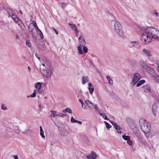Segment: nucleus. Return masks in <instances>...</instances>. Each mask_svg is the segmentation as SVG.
Returning a JSON list of instances; mask_svg holds the SVG:
<instances>
[{
    "label": "nucleus",
    "mask_w": 159,
    "mask_h": 159,
    "mask_svg": "<svg viewBox=\"0 0 159 159\" xmlns=\"http://www.w3.org/2000/svg\"><path fill=\"white\" fill-rule=\"evenodd\" d=\"M28 68L29 71H30L31 70V68L29 66L28 67Z\"/></svg>",
    "instance_id": "58"
},
{
    "label": "nucleus",
    "mask_w": 159,
    "mask_h": 159,
    "mask_svg": "<svg viewBox=\"0 0 159 159\" xmlns=\"http://www.w3.org/2000/svg\"><path fill=\"white\" fill-rule=\"evenodd\" d=\"M156 64L157 66V70L159 72V61L157 62Z\"/></svg>",
    "instance_id": "52"
},
{
    "label": "nucleus",
    "mask_w": 159,
    "mask_h": 159,
    "mask_svg": "<svg viewBox=\"0 0 159 159\" xmlns=\"http://www.w3.org/2000/svg\"><path fill=\"white\" fill-rule=\"evenodd\" d=\"M108 20L111 22L116 21V20L114 16L110 12L107 13Z\"/></svg>",
    "instance_id": "9"
},
{
    "label": "nucleus",
    "mask_w": 159,
    "mask_h": 159,
    "mask_svg": "<svg viewBox=\"0 0 159 159\" xmlns=\"http://www.w3.org/2000/svg\"><path fill=\"white\" fill-rule=\"evenodd\" d=\"M104 123L106 125L108 123L106 121H104Z\"/></svg>",
    "instance_id": "62"
},
{
    "label": "nucleus",
    "mask_w": 159,
    "mask_h": 159,
    "mask_svg": "<svg viewBox=\"0 0 159 159\" xmlns=\"http://www.w3.org/2000/svg\"><path fill=\"white\" fill-rule=\"evenodd\" d=\"M14 21L16 23H18L19 21V19L18 17L16 18L14 20Z\"/></svg>",
    "instance_id": "51"
},
{
    "label": "nucleus",
    "mask_w": 159,
    "mask_h": 159,
    "mask_svg": "<svg viewBox=\"0 0 159 159\" xmlns=\"http://www.w3.org/2000/svg\"><path fill=\"white\" fill-rule=\"evenodd\" d=\"M35 29L36 30L38 31H39V32H40L41 33V34H40V36L41 37V35H42V36L43 37V34H42V33L41 32V31L39 29V28H38V26H36V28H35Z\"/></svg>",
    "instance_id": "40"
},
{
    "label": "nucleus",
    "mask_w": 159,
    "mask_h": 159,
    "mask_svg": "<svg viewBox=\"0 0 159 159\" xmlns=\"http://www.w3.org/2000/svg\"><path fill=\"white\" fill-rule=\"evenodd\" d=\"M91 159H96L98 157L97 155L94 151H92L91 153Z\"/></svg>",
    "instance_id": "19"
},
{
    "label": "nucleus",
    "mask_w": 159,
    "mask_h": 159,
    "mask_svg": "<svg viewBox=\"0 0 159 159\" xmlns=\"http://www.w3.org/2000/svg\"><path fill=\"white\" fill-rule=\"evenodd\" d=\"M94 105L91 102L89 103V105L88 106V107L90 108V109H93V107L94 106Z\"/></svg>",
    "instance_id": "38"
},
{
    "label": "nucleus",
    "mask_w": 159,
    "mask_h": 159,
    "mask_svg": "<svg viewBox=\"0 0 159 159\" xmlns=\"http://www.w3.org/2000/svg\"><path fill=\"white\" fill-rule=\"evenodd\" d=\"M41 65H43V66H45V67H46V66H45V64H41Z\"/></svg>",
    "instance_id": "64"
},
{
    "label": "nucleus",
    "mask_w": 159,
    "mask_h": 159,
    "mask_svg": "<svg viewBox=\"0 0 159 159\" xmlns=\"http://www.w3.org/2000/svg\"><path fill=\"white\" fill-rule=\"evenodd\" d=\"M143 54L148 57H150L151 56V53L148 50L144 49L143 50Z\"/></svg>",
    "instance_id": "15"
},
{
    "label": "nucleus",
    "mask_w": 159,
    "mask_h": 159,
    "mask_svg": "<svg viewBox=\"0 0 159 159\" xmlns=\"http://www.w3.org/2000/svg\"><path fill=\"white\" fill-rule=\"evenodd\" d=\"M26 45L28 46L30 48L31 47V43L29 40H27L26 42Z\"/></svg>",
    "instance_id": "42"
},
{
    "label": "nucleus",
    "mask_w": 159,
    "mask_h": 159,
    "mask_svg": "<svg viewBox=\"0 0 159 159\" xmlns=\"http://www.w3.org/2000/svg\"><path fill=\"white\" fill-rule=\"evenodd\" d=\"M93 109H94L96 111H98V106L97 105H94Z\"/></svg>",
    "instance_id": "48"
},
{
    "label": "nucleus",
    "mask_w": 159,
    "mask_h": 159,
    "mask_svg": "<svg viewBox=\"0 0 159 159\" xmlns=\"http://www.w3.org/2000/svg\"><path fill=\"white\" fill-rule=\"evenodd\" d=\"M86 158L88 159H91V155H88L86 156Z\"/></svg>",
    "instance_id": "56"
},
{
    "label": "nucleus",
    "mask_w": 159,
    "mask_h": 159,
    "mask_svg": "<svg viewBox=\"0 0 159 159\" xmlns=\"http://www.w3.org/2000/svg\"><path fill=\"white\" fill-rule=\"evenodd\" d=\"M51 29L53 30V31H54L57 34H58V32L53 27L51 28Z\"/></svg>",
    "instance_id": "50"
},
{
    "label": "nucleus",
    "mask_w": 159,
    "mask_h": 159,
    "mask_svg": "<svg viewBox=\"0 0 159 159\" xmlns=\"http://www.w3.org/2000/svg\"><path fill=\"white\" fill-rule=\"evenodd\" d=\"M140 78L141 76L139 73H136L134 74L131 83L132 85V86H134L140 79Z\"/></svg>",
    "instance_id": "5"
},
{
    "label": "nucleus",
    "mask_w": 159,
    "mask_h": 159,
    "mask_svg": "<svg viewBox=\"0 0 159 159\" xmlns=\"http://www.w3.org/2000/svg\"><path fill=\"white\" fill-rule=\"evenodd\" d=\"M152 14L153 16H155L156 17H157L158 16V14L155 10L152 11Z\"/></svg>",
    "instance_id": "34"
},
{
    "label": "nucleus",
    "mask_w": 159,
    "mask_h": 159,
    "mask_svg": "<svg viewBox=\"0 0 159 159\" xmlns=\"http://www.w3.org/2000/svg\"><path fill=\"white\" fill-rule=\"evenodd\" d=\"M40 135L41 137L42 138H45V136L44 134V131H43V130L42 126H40Z\"/></svg>",
    "instance_id": "23"
},
{
    "label": "nucleus",
    "mask_w": 159,
    "mask_h": 159,
    "mask_svg": "<svg viewBox=\"0 0 159 159\" xmlns=\"http://www.w3.org/2000/svg\"><path fill=\"white\" fill-rule=\"evenodd\" d=\"M28 29L29 32L31 34L34 35L35 32L34 30H35L34 26L32 24H30L28 26Z\"/></svg>",
    "instance_id": "11"
},
{
    "label": "nucleus",
    "mask_w": 159,
    "mask_h": 159,
    "mask_svg": "<svg viewBox=\"0 0 159 159\" xmlns=\"http://www.w3.org/2000/svg\"><path fill=\"white\" fill-rule=\"evenodd\" d=\"M57 116H59L60 117H64L66 116V115L65 114H63L62 113H57Z\"/></svg>",
    "instance_id": "41"
},
{
    "label": "nucleus",
    "mask_w": 159,
    "mask_h": 159,
    "mask_svg": "<svg viewBox=\"0 0 159 159\" xmlns=\"http://www.w3.org/2000/svg\"><path fill=\"white\" fill-rule=\"evenodd\" d=\"M11 17L13 20L15 19L17 17L15 15V14L13 15H11Z\"/></svg>",
    "instance_id": "47"
},
{
    "label": "nucleus",
    "mask_w": 159,
    "mask_h": 159,
    "mask_svg": "<svg viewBox=\"0 0 159 159\" xmlns=\"http://www.w3.org/2000/svg\"><path fill=\"white\" fill-rule=\"evenodd\" d=\"M51 112L52 113L50 115V116L51 117H54L56 116H57V111L52 110Z\"/></svg>",
    "instance_id": "22"
},
{
    "label": "nucleus",
    "mask_w": 159,
    "mask_h": 159,
    "mask_svg": "<svg viewBox=\"0 0 159 159\" xmlns=\"http://www.w3.org/2000/svg\"><path fill=\"white\" fill-rule=\"evenodd\" d=\"M11 15H10V14H8V17H11Z\"/></svg>",
    "instance_id": "63"
},
{
    "label": "nucleus",
    "mask_w": 159,
    "mask_h": 159,
    "mask_svg": "<svg viewBox=\"0 0 159 159\" xmlns=\"http://www.w3.org/2000/svg\"><path fill=\"white\" fill-rule=\"evenodd\" d=\"M85 103L88 106L89 103H91V102L88 100H86L85 101Z\"/></svg>",
    "instance_id": "49"
},
{
    "label": "nucleus",
    "mask_w": 159,
    "mask_h": 159,
    "mask_svg": "<svg viewBox=\"0 0 159 159\" xmlns=\"http://www.w3.org/2000/svg\"><path fill=\"white\" fill-rule=\"evenodd\" d=\"M88 84L89 87H93V86L91 83H89Z\"/></svg>",
    "instance_id": "57"
},
{
    "label": "nucleus",
    "mask_w": 159,
    "mask_h": 159,
    "mask_svg": "<svg viewBox=\"0 0 159 159\" xmlns=\"http://www.w3.org/2000/svg\"><path fill=\"white\" fill-rule=\"evenodd\" d=\"M139 64L141 66L145 69H146L149 66L143 60H140L139 61Z\"/></svg>",
    "instance_id": "12"
},
{
    "label": "nucleus",
    "mask_w": 159,
    "mask_h": 159,
    "mask_svg": "<svg viewBox=\"0 0 159 159\" xmlns=\"http://www.w3.org/2000/svg\"><path fill=\"white\" fill-rule=\"evenodd\" d=\"M38 106V107H39V108H41V105H40V104Z\"/></svg>",
    "instance_id": "59"
},
{
    "label": "nucleus",
    "mask_w": 159,
    "mask_h": 159,
    "mask_svg": "<svg viewBox=\"0 0 159 159\" xmlns=\"http://www.w3.org/2000/svg\"><path fill=\"white\" fill-rule=\"evenodd\" d=\"M41 84L40 82H38L36 83L35 85V88L36 89V90L39 91L41 88Z\"/></svg>",
    "instance_id": "29"
},
{
    "label": "nucleus",
    "mask_w": 159,
    "mask_h": 159,
    "mask_svg": "<svg viewBox=\"0 0 159 159\" xmlns=\"http://www.w3.org/2000/svg\"><path fill=\"white\" fill-rule=\"evenodd\" d=\"M83 47V53H87L88 51V48H87V47L86 46H84Z\"/></svg>",
    "instance_id": "36"
},
{
    "label": "nucleus",
    "mask_w": 159,
    "mask_h": 159,
    "mask_svg": "<svg viewBox=\"0 0 159 159\" xmlns=\"http://www.w3.org/2000/svg\"><path fill=\"white\" fill-rule=\"evenodd\" d=\"M146 70L151 75L154 71V70L151 67L148 66Z\"/></svg>",
    "instance_id": "21"
},
{
    "label": "nucleus",
    "mask_w": 159,
    "mask_h": 159,
    "mask_svg": "<svg viewBox=\"0 0 159 159\" xmlns=\"http://www.w3.org/2000/svg\"><path fill=\"white\" fill-rule=\"evenodd\" d=\"M70 121L72 123H77L80 125H81L82 123V122L75 120L74 117L73 116H72L71 117Z\"/></svg>",
    "instance_id": "20"
},
{
    "label": "nucleus",
    "mask_w": 159,
    "mask_h": 159,
    "mask_svg": "<svg viewBox=\"0 0 159 159\" xmlns=\"http://www.w3.org/2000/svg\"><path fill=\"white\" fill-rule=\"evenodd\" d=\"M125 134H126L125 133V134L122 136V137L125 140L127 141L128 140L130 139V137L129 136H125Z\"/></svg>",
    "instance_id": "33"
},
{
    "label": "nucleus",
    "mask_w": 159,
    "mask_h": 159,
    "mask_svg": "<svg viewBox=\"0 0 159 159\" xmlns=\"http://www.w3.org/2000/svg\"><path fill=\"white\" fill-rule=\"evenodd\" d=\"M1 108L4 110H6L7 109V107L3 103H2L1 104Z\"/></svg>",
    "instance_id": "37"
},
{
    "label": "nucleus",
    "mask_w": 159,
    "mask_h": 159,
    "mask_svg": "<svg viewBox=\"0 0 159 159\" xmlns=\"http://www.w3.org/2000/svg\"><path fill=\"white\" fill-rule=\"evenodd\" d=\"M142 88L143 89L144 92L145 93L149 92L151 91L150 87L147 85H144L142 86Z\"/></svg>",
    "instance_id": "10"
},
{
    "label": "nucleus",
    "mask_w": 159,
    "mask_h": 159,
    "mask_svg": "<svg viewBox=\"0 0 159 159\" xmlns=\"http://www.w3.org/2000/svg\"><path fill=\"white\" fill-rule=\"evenodd\" d=\"M20 13L21 14H22V11H21V10H20Z\"/></svg>",
    "instance_id": "61"
},
{
    "label": "nucleus",
    "mask_w": 159,
    "mask_h": 159,
    "mask_svg": "<svg viewBox=\"0 0 159 159\" xmlns=\"http://www.w3.org/2000/svg\"><path fill=\"white\" fill-rule=\"evenodd\" d=\"M83 47H82V46H79L78 47V49L77 50H78V52L79 54H83V52L82 50V48Z\"/></svg>",
    "instance_id": "25"
},
{
    "label": "nucleus",
    "mask_w": 159,
    "mask_h": 159,
    "mask_svg": "<svg viewBox=\"0 0 159 159\" xmlns=\"http://www.w3.org/2000/svg\"><path fill=\"white\" fill-rule=\"evenodd\" d=\"M139 43L138 41H134L130 42L129 47L131 48L135 47L136 46L138 45Z\"/></svg>",
    "instance_id": "16"
},
{
    "label": "nucleus",
    "mask_w": 159,
    "mask_h": 159,
    "mask_svg": "<svg viewBox=\"0 0 159 159\" xmlns=\"http://www.w3.org/2000/svg\"><path fill=\"white\" fill-rule=\"evenodd\" d=\"M114 29L116 33L122 38H124V32L122 29V26L117 21L115 23Z\"/></svg>",
    "instance_id": "3"
},
{
    "label": "nucleus",
    "mask_w": 159,
    "mask_h": 159,
    "mask_svg": "<svg viewBox=\"0 0 159 159\" xmlns=\"http://www.w3.org/2000/svg\"><path fill=\"white\" fill-rule=\"evenodd\" d=\"M109 83L111 85L113 84V81L112 79L109 76L106 77Z\"/></svg>",
    "instance_id": "26"
},
{
    "label": "nucleus",
    "mask_w": 159,
    "mask_h": 159,
    "mask_svg": "<svg viewBox=\"0 0 159 159\" xmlns=\"http://www.w3.org/2000/svg\"><path fill=\"white\" fill-rule=\"evenodd\" d=\"M145 82V81L144 80H141L138 82L136 86L137 87H139L142 84L144 83Z\"/></svg>",
    "instance_id": "31"
},
{
    "label": "nucleus",
    "mask_w": 159,
    "mask_h": 159,
    "mask_svg": "<svg viewBox=\"0 0 159 159\" xmlns=\"http://www.w3.org/2000/svg\"><path fill=\"white\" fill-rule=\"evenodd\" d=\"M89 81V78L87 76H83L82 79V84H85Z\"/></svg>",
    "instance_id": "18"
},
{
    "label": "nucleus",
    "mask_w": 159,
    "mask_h": 159,
    "mask_svg": "<svg viewBox=\"0 0 159 159\" xmlns=\"http://www.w3.org/2000/svg\"><path fill=\"white\" fill-rule=\"evenodd\" d=\"M79 101L81 104L82 107H83L84 109L87 110V107L86 106L84 105V104L82 100L81 99H79Z\"/></svg>",
    "instance_id": "28"
},
{
    "label": "nucleus",
    "mask_w": 159,
    "mask_h": 159,
    "mask_svg": "<svg viewBox=\"0 0 159 159\" xmlns=\"http://www.w3.org/2000/svg\"><path fill=\"white\" fill-rule=\"evenodd\" d=\"M14 129L16 133L19 134L20 133V130L19 129L18 126H15Z\"/></svg>",
    "instance_id": "30"
},
{
    "label": "nucleus",
    "mask_w": 159,
    "mask_h": 159,
    "mask_svg": "<svg viewBox=\"0 0 159 159\" xmlns=\"http://www.w3.org/2000/svg\"><path fill=\"white\" fill-rule=\"evenodd\" d=\"M134 133L138 140L139 141H142L143 140V139L139 131L138 130H136Z\"/></svg>",
    "instance_id": "14"
},
{
    "label": "nucleus",
    "mask_w": 159,
    "mask_h": 159,
    "mask_svg": "<svg viewBox=\"0 0 159 159\" xmlns=\"http://www.w3.org/2000/svg\"><path fill=\"white\" fill-rule=\"evenodd\" d=\"M7 11L8 14L13 15L15 14V12L13 11V10L10 8L7 9Z\"/></svg>",
    "instance_id": "24"
},
{
    "label": "nucleus",
    "mask_w": 159,
    "mask_h": 159,
    "mask_svg": "<svg viewBox=\"0 0 159 159\" xmlns=\"http://www.w3.org/2000/svg\"><path fill=\"white\" fill-rule=\"evenodd\" d=\"M106 127L107 130L109 129L111 127V125H110L109 123H108L106 125Z\"/></svg>",
    "instance_id": "46"
},
{
    "label": "nucleus",
    "mask_w": 159,
    "mask_h": 159,
    "mask_svg": "<svg viewBox=\"0 0 159 159\" xmlns=\"http://www.w3.org/2000/svg\"><path fill=\"white\" fill-rule=\"evenodd\" d=\"M88 89L89 90V93L90 94H93L94 90L93 87H89Z\"/></svg>",
    "instance_id": "35"
},
{
    "label": "nucleus",
    "mask_w": 159,
    "mask_h": 159,
    "mask_svg": "<svg viewBox=\"0 0 159 159\" xmlns=\"http://www.w3.org/2000/svg\"><path fill=\"white\" fill-rule=\"evenodd\" d=\"M79 41L80 46L83 47L85 45L86 42L83 36H81L79 37Z\"/></svg>",
    "instance_id": "7"
},
{
    "label": "nucleus",
    "mask_w": 159,
    "mask_h": 159,
    "mask_svg": "<svg viewBox=\"0 0 159 159\" xmlns=\"http://www.w3.org/2000/svg\"><path fill=\"white\" fill-rule=\"evenodd\" d=\"M141 37L142 43L144 44L151 42L152 39L159 41V31L155 28L148 27L145 30Z\"/></svg>",
    "instance_id": "1"
},
{
    "label": "nucleus",
    "mask_w": 159,
    "mask_h": 159,
    "mask_svg": "<svg viewBox=\"0 0 159 159\" xmlns=\"http://www.w3.org/2000/svg\"><path fill=\"white\" fill-rule=\"evenodd\" d=\"M156 112L157 111H152V113L155 116H156Z\"/></svg>",
    "instance_id": "53"
},
{
    "label": "nucleus",
    "mask_w": 159,
    "mask_h": 159,
    "mask_svg": "<svg viewBox=\"0 0 159 159\" xmlns=\"http://www.w3.org/2000/svg\"><path fill=\"white\" fill-rule=\"evenodd\" d=\"M45 49L44 46H43V48L42 49V50H44Z\"/></svg>",
    "instance_id": "60"
},
{
    "label": "nucleus",
    "mask_w": 159,
    "mask_h": 159,
    "mask_svg": "<svg viewBox=\"0 0 159 159\" xmlns=\"http://www.w3.org/2000/svg\"><path fill=\"white\" fill-rule=\"evenodd\" d=\"M69 25L70 28L75 32L76 34H77L79 33V31L77 30L76 25L70 23H69Z\"/></svg>",
    "instance_id": "8"
},
{
    "label": "nucleus",
    "mask_w": 159,
    "mask_h": 159,
    "mask_svg": "<svg viewBox=\"0 0 159 159\" xmlns=\"http://www.w3.org/2000/svg\"><path fill=\"white\" fill-rule=\"evenodd\" d=\"M37 93V92L36 90H34V91L33 93L32 94L30 95V96H27V98H29V97H32V98H34L36 96V95Z\"/></svg>",
    "instance_id": "32"
},
{
    "label": "nucleus",
    "mask_w": 159,
    "mask_h": 159,
    "mask_svg": "<svg viewBox=\"0 0 159 159\" xmlns=\"http://www.w3.org/2000/svg\"><path fill=\"white\" fill-rule=\"evenodd\" d=\"M13 157L15 159H18V157L17 155H14Z\"/></svg>",
    "instance_id": "55"
},
{
    "label": "nucleus",
    "mask_w": 159,
    "mask_h": 159,
    "mask_svg": "<svg viewBox=\"0 0 159 159\" xmlns=\"http://www.w3.org/2000/svg\"><path fill=\"white\" fill-rule=\"evenodd\" d=\"M111 123L112 124L114 128L116 130L117 132L119 134L121 133V130L122 129L115 122L113 121H111L110 120Z\"/></svg>",
    "instance_id": "6"
},
{
    "label": "nucleus",
    "mask_w": 159,
    "mask_h": 159,
    "mask_svg": "<svg viewBox=\"0 0 159 159\" xmlns=\"http://www.w3.org/2000/svg\"><path fill=\"white\" fill-rule=\"evenodd\" d=\"M35 56L39 60H40V58L39 55L38 54H35Z\"/></svg>",
    "instance_id": "54"
},
{
    "label": "nucleus",
    "mask_w": 159,
    "mask_h": 159,
    "mask_svg": "<svg viewBox=\"0 0 159 159\" xmlns=\"http://www.w3.org/2000/svg\"><path fill=\"white\" fill-rule=\"evenodd\" d=\"M68 112L69 113H72V111L70 109L67 108H66L63 111V112L64 113H66V112Z\"/></svg>",
    "instance_id": "27"
},
{
    "label": "nucleus",
    "mask_w": 159,
    "mask_h": 159,
    "mask_svg": "<svg viewBox=\"0 0 159 159\" xmlns=\"http://www.w3.org/2000/svg\"><path fill=\"white\" fill-rule=\"evenodd\" d=\"M68 4H66V3H61V7L63 9H64L65 7H66V5H67Z\"/></svg>",
    "instance_id": "43"
},
{
    "label": "nucleus",
    "mask_w": 159,
    "mask_h": 159,
    "mask_svg": "<svg viewBox=\"0 0 159 159\" xmlns=\"http://www.w3.org/2000/svg\"><path fill=\"white\" fill-rule=\"evenodd\" d=\"M127 141V143L129 145H132V142L131 140L130 139H129V140H128Z\"/></svg>",
    "instance_id": "44"
},
{
    "label": "nucleus",
    "mask_w": 159,
    "mask_h": 159,
    "mask_svg": "<svg viewBox=\"0 0 159 159\" xmlns=\"http://www.w3.org/2000/svg\"><path fill=\"white\" fill-rule=\"evenodd\" d=\"M157 107L156 104H154L152 106V110L157 111Z\"/></svg>",
    "instance_id": "39"
},
{
    "label": "nucleus",
    "mask_w": 159,
    "mask_h": 159,
    "mask_svg": "<svg viewBox=\"0 0 159 159\" xmlns=\"http://www.w3.org/2000/svg\"><path fill=\"white\" fill-rule=\"evenodd\" d=\"M40 71L43 76L47 78H50L51 75V71L49 68L47 67L40 70Z\"/></svg>",
    "instance_id": "4"
},
{
    "label": "nucleus",
    "mask_w": 159,
    "mask_h": 159,
    "mask_svg": "<svg viewBox=\"0 0 159 159\" xmlns=\"http://www.w3.org/2000/svg\"><path fill=\"white\" fill-rule=\"evenodd\" d=\"M139 122L141 129L144 134H148L150 131V125L146 121L143 119H140Z\"/></svg>",
    "instance_id": "2"
},
{
    "label": "nucleus",
    "mask_w": 159,
    "mask_h": 159,
    "mask_svg": "<svg viewBox=\"0 0 159 159\" xmlns=\"http://www.w3.org/2000/svg\"><path fill=\"white\" fill-rule=\"evenodd\" d=\"M30 24H32L34 26V28H36V26H37V25L36 23L34 21H33L32 22V23H31Z\"/></svg>",
    "instance_id": "45"
},
{
    "label": "nucleus",
    "mask_w": 159,
    "mask_h": 159,
    "mask_svg": "<svg viewBox=\"0 0 159 159\" xmlns=\"http://www.w3.org/2000/svg\"><path fill=\"white\" fill-rule=\"evenodd\" d=\"M151 75L156 81L159 83V76L157 75L155 71H154V72Z\"/></svg>",
    "instance_id": "13"
},
{
    "label": "nucleus",
    "mask_w": 159,
    "mask_h": 159,
    "mask_svg": "<svg viewBox=\"0 0 159 159\" xmlns=\"http://www.w3.org/2000/svg\"><path fill=\"white\" fill-rule=\"evenodd\" d=\"M99 113L100 115L102 116L104 120H110L107 117L105 114L103 113L102 111L101 110H100L99 111Z\"/></svg>",
    "instance_id": "17"
}]
</instances>
